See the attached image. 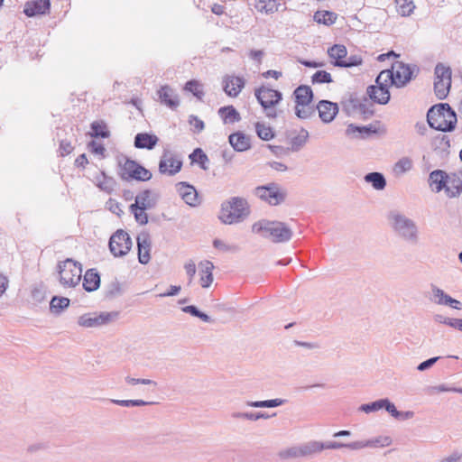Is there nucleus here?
I'll return each instance as SVG.
<instances>
[{"label":"nucleus","instance_id":"ea45409f","mask_svg":"<svg viewBox=\"0 0 462 462\" xmlns=\"http://www.w3.org/2000/svg\"><path fill=\"white\" fill-rule=\"evenodd\" d=\"M397 12L402 16H409L415 9L412 0H396Z\"/></svg>","mask_w":462,"mask_h":462},{"label":"nucleus","instance_id":"f257e3e1","mask_svg":"<svg viewBox=\"0 0 462 462\" xmlns=\"http://www.w3.org/2000/svg\"><path fill=\"white\" fill-rule=\"evenodd\" d=\"M386 218L390 228L397 237L411 245L418 244L420 232L413 219L396 209L389 211Z\"/></svg>","mask_w":462,"mask_h":462},{"label":"nucleus","instance_id":"e2e57ef3","mask_svg":"<svg viewBox=\"0 0 462 462\" xmlns=\"http://www.w3.org/2000/svg\"><path fill=\"white\" fill-rule=\"evenodd\" d=\"M131 212L134 215L136 222L140 225H146L148 223V216L145 213V210L134 209L131 210Z\"/></svg>","mask_w":462,"mask_h":462},{"label":"nucleus","instance_id":"0e129e2a","mask_svg":"<svg viewBox=\"0 0 462 462\" xmlns=\"http://www.w3.org/2000/svg\"><path fill=\"white\" fill-rule=\"evenodd\" d=\"M213 245L215 248L222 250V251H232V252L237 251V246L228 245L225 244L222 240L217 239V238L213 241Z\"/></svg>","mask_w":462,"mask_h":462},{"label":"nucleus","instance_id":"c85d7f7f","mask_svg":"<svg viewBox=\"0 0 462 462\" xmlns=\"http://www.w3.org/2000/svg\"><path fill=\"white\" fill-rule=\"evenodd\" d=\"M432 147L440 155H448L450 148V139L448 135L439 134L432 140Z\"/></svg>","mask_w":462,"mask_h":462},{"label":"nucleus","instance_id":"3c124183","mask_svg":"<svg viewBox=\"0 0 462 462\" xmlns=\"http://www.w3.org/2000/svg\"><path fill=\"white\" fill-rule=\"evenodd\" d=\"M311 81L313 84H322L330 83L333 79L330 73L326 70H318L312 75Z\"/></svg>","mask_w":462,"mask_h":462},{"label":"nucleus","instance_id":"473e14b6","mask_svg":"<svg viewBox=\"0 0 462 462\" xmlns=\"http://www.w3.org/2000/svg\"><path fill=\"white\" fill-rule=\"evenodd\" d=\"M328 54L334 60L332 63L337 67V62L343 61L346 58L347 50L343 44H334L332 47L328 48Z\"/></svg>","mask_w":462,"mask_h":462},{"label":"nucleus","instance_id":"4468645a","mask_svg":"<svg viewBox=\"0 0 462 462\" xmlns=\"http://www.w3.org/2000/svg\"><path fill=\"white\" fill-rule=\"evenodd\" d=\"M177 191L184 200V202L190 207H197L200 204L199 194L194 186L188 182H179L176 185Z\"/></svg>","mask_w":462,"mask_h":462},{"label":"nucleus","instance_id":"09e8293b","mask_svg":"<svg viewBox=\"0 0 462 462\" xmlns=\"http://www.w3.org/2000/svg\"><path fill=\"white\" fill-rule=\"evenodd\" d=\"M392 73H389L386 69L382 70L375 79V85L374 87H381L389 88L391 85Z\"/></svg>","mask_w":462,"mask_h":462},{"label":"nucleus","instance_id":"412c9836","mask_svg":"<svg viewBox=\"0 0 462 462\" xmlns=\"http://www.w3.org/2000/svg\"><path fill=\"white\" fill-rule=\"evenodd\" d=\"M157 94L161 103L164 104L171 109H176L179 106L180 101L178 96L170 86H162L157 91Z\"/></svg>","mask_w":462,"mask_h":462},{"label":"nucleus","instance_id":"aec40b11","mask_svg":"<svg viewBox=\"0 0 462 462\" xmlns=\"http://www.w3.org/2000/svg\"><path fill=\"white\" fill-rule=\"evenodd\" d=\"M392 444V439L388 436H379L366 440H357L351 442L352 450H358L365 448H383Z\"/></svg>","mask_w":462,"mask_h":462},{"label":"nucleus","instance_id":"052dcab7","mask_svg":"<svg viewBox=\"0 0 462 462\" xmlns=\"http://www.w3.org/2000/svg\"><path fill=\"white\" fill-rule=\"evenodd\" d=\"M125 382L130 384V385H135V384H138V383H142V384H146V385H154L156 386L157 385V383L151 380V379H138V378H134V377H131V376H126L125 377Z\"/></svg>","mask_w":462,"mask_h":462},{"label":"nucleus","instance_id":"bb28decb","mask_svg":"<svg viewBox=\"0 0 462 462\" xmlns=\"http://www.w3.org/2000/svg\"><path fill=\"white\" fill-rule=\"evenodd\" d=\"M100 286V276L95 269H89L83 277V288L91 292L97 290Z\"/></svg>","mask_w":462,"mask_h":462},{"label":"nucleus","instance_id":"de8ad7c7","mask_svg":"<svg viewBox=\"0 0 462 462\" xmlns=\"http://www.w3.org/2000/svg\"><path fill=\"white\" fill-rule=\"evenodd\" d=\"M256 8L262 13L273 14L277 11V4L275 0H259Z\"/></svg>","mask_w":462,"mask_h":462},{"label":"nucleus","instance_id":"c756f323","mask_svg":"<svg viewBox=\"0 0 462 462\" xmlns=\"http://www.w3.org/2000/svg\"><path fill=\"white\" fill-rule=\"evenodd\" d=\"M376 133H377L376 128L372 125H367V126H356L353 124H350L346 130V134L347 135H352L355 137H361V138H366L369 135H371L372 134H376Z\"/></svg>","mask_w":462,"mask_h":462},{"label":"nucleus","instance_id":"dca6fc26","mask_svg":"<svg viewBox=\"0 0 462 462\" xmlns=\"http://www.w3.org/2000/svg\"><path fill=\"white\" fill-rule=\"evenodd\" d=\"M138 260L142 264H146L151 259V238L148 233H142L137 236Z\"/></svg>","mask_w":462,"mask_h":462},{"label":"nucleus","instance_id":"1a4fd4ad","mask_svg":"<svg viewBox=\"0 0 462 462\" xmlns=\"http://www.w3.org/2000/svg\"><path fill=\"white\" fill-rule=\"evenodd\" d=\"M118 316L117 311L86 313L78 318V325L87 328H98L113 322Z\"/></svg>","mask_w":462,"mask_h":462},{"label":"nucleus","instance_id":"2eb2a0df","mask_svg":"<svg viewBox=\"0 0 462 462\" xmlns=\"http://www.w3.org/2000/svg\"><path fill=\"white\" fill-rule=\"evenodd\" d=\"M157 199L149 189L143 190L135 197V201L130 206V210H147L155 207Z\"/></svg>","mask_w":462,"mask_h":462},{"label":"nucleus","instance_id":"5701e85b","mask_svg":"<svg viewBox=\"0 0 462 462\" xmlns=\"http://www.w3.org/2000/svg\"><path fill=\"white\" fill-rule=\"evenodd\" d=\"M366 93L374 103L386 105L390 101L391 95L387 88L369 86Z\"/></svg>","mask_w":462,"mask_h":462},{"label":"nucleus","instance_id":"6ab92c4d","mask_svg":"<svg viewBox=\"0 0 462 462\" xmlns=\"http://www.w3.org/2000/svg\"><path fill=\"white\" fill-rule=\"evenodd\" d=\"M244 87L245 80L241 77L226 76L223 79V89L229 97H237Z\"/></svg>","mask_w":462,"mask_h":462},{"label":"nucleus","instance_id":"c9c22d12","mask_svg":"<svg viewBox=\"0 0 462 462\" xmlns=\"http://www.w3.org/2000/svg\"><path fill=\"white\" fill-rule=\"evenodd\" d=\"M69 305V299L66 297L53 296L50 302V310L52 313L60 314Z\"/></svg>","mask_w":462,"mask_h":462},{"label":"nucleus","instance_id":"774afa93","mask_svg":"<svg viewBox=\"0 0 462 462\" xmlns=\"http://www.w3.org/2000/svg\"><path fill=\"white\" fill-rule=\"evenodd\" d=\"M60 155L65 156L69 154L73 151V146L70 142L62 140L60 143Z\"/></svg>","mask_w":462,"mask_h":462},{"label":"nucleus","instance_id":"72a5a7b5","mask_svg":"<svg viewBox=\"0 0 462 462\" xmlns=\"http://www.w3.org/2000/svg\"><path fill=\"white\" fill-rule=\"evenodd\" d=\"M309 138V132L306 129H301L300 133L290 138L291 152H299L307 143Z\"/></svg>","mask_w":462,"mask_h":462},{"label":"nucleus","instance_id":"a211bd4d","mask_svg":"<svg viewBox=\"0 0 462 462\" xmlns=\"http://www.w3.org/2000/svg\"><path fill=\"white\" fill-rule=\"evenodd\" d=\"M51 7V0H32L28 1L23 9V13L28 17L45 14Z\"/></svg>","mask_w":462,"mask_h":462},{"label":"nucleus","instance_id":"a18cd8bd","mask_svg":"<svg viewBox=\"0 0 462 462\" xmlns=\"http://www.w3.org/2000/svg\"><path fill=\"white\" fill-rule=\"evenodd\" d=\"M384 399H379L375 402H372L369 403H365L359 406L358 411L365 412V413H371L375 412L381 409H383L384 406Z\"/></svg>","mask_w":462,"mask_h":462},{"label":"nucleus","instance_id":"6e6d98bb","mask_svg":"<svg viewBox=\"0 0 462 462\" xmlns=\"http://www.w3.org/2000/svg\"><path fill=\"white\" fill-rule=\"evenodd\" d=\"M361 105V102L357 98L351 97L347 102L344 104V108L348 114H357L358 106Z\"/></svg>","mask_w":462,"mask_h":462},{"label":"nucleus","instance_id":"393cba45","mask_svg":"<svg viewBox=\"0 0 462 462\" xmlns=\"http://www.w3.org/2000/svg\"><path fill=\"white\" fill-rule=\"evenodd\" d=\"M448 174L441 170H435L430 173L429 184L431 189L437 193L445 189Z\"/></svg>","mask_w":462,"mask_h":462},{"label":"nucleus","instance_id":"a878e982","mask_svg":"<svg viewBox=\"0 0 462 462\" xmlns=\"http://www.w3.org/2000/svg\"><path fill=\"white\" fill-rule=\"evenodd\" d=\"M158 141V137L154 134L140 133L134 137V146L139 149L152 150L157 144Z\"/></svg>","mask_w":462,"mask_h":462},{"label":"nucleus","instance_id":"cd10ccee","mask_svg":"<svg viewBox=\"0 0 462 462\" xmlns=\"http://www.w3.org/2000/svg\"><path fill=\"white\" fill-rule=\"evenodd\" d=\"M199 266L200 269V284L203 288H208L213 282L212 271L214 265L210 261L206 260L200 262Z\"/></svg>","mask_w":462,"mask_h":462},{"label":"nucleus","instance_id":"0eeeda50","mask_svg":"<svg viewBox=\"0 0 462 462\" xmlns=\"http://www.w3.org/2000/svg\"><path fill=\"white\" fill-rule=\"evenodd\" d=\"M254 195L271 206H277L285 201L287 191L275 182L258 186L254 189Z\"/></svg>","mask_w":462,"mask_h":462},{"label":"nucleus","instance_id":"4be33fe9","mask_svg":"<svg viewBox=\"0 0 462 462\" xmlns=\"http://www.w3.org/2000/svg\"><path fill=\"white\" fill-rule=\"evenodd\" d=\"M228 142L236 152H245L251 148L250 137L242 132L231 134Z\"/></svg>","mask_w":462,"mask_h":462},{"label":"nucleus","instance_id":"c03bdc74","mask_svg":"<svg viewBox=\"0 0 462 462\" xmlns=\"http://www.w3.org/2000/svg\"><path fill=\"white\" fill-rule=\"evenodd\" d=\"M182 311L185 313H189L193 317H197L200 319L204 322L211 323L213 322V319L211 317H209L208 314L200 311L196 306L194 305H189L184 308H182Z\"/></svg>","mask_w":462,"mask_h":462},{"label":"nucleus","instance_id":"f3484780","mask_svg":"<svg viewBox=\"0 0 462 462\" xmlns=\"http://www.w3.org/2000/svg\"><path fill=\"white\" fill-rule=\"evenodd\" d=\"M317 110L322 122L330 123L338 113L337 103L328 100H320L317 105Z\"/></svg>","mask_w":462,"mask_h":462},{"label":"nucleus","instance_id":"864d4df0","mask_svg":"<svg viewBox=\"0 0 462 462\" xmlns=\"http://www.w3.org/2000/svg\"><path fill=\"white\" fill-rule=\"evenodd\" d=\"M315 109L309 106H300L296 105L295 106V114L300 119L310 118L312 115H314Z\"/></svg>","mask_w":462,"mask_h":462},{"label":"nucleus","instance_id":"20e7f679","mask_svg":"<svg viewBox=\"0 0 462 462\" xmlns=\"http://www.w3.org/2000/svg\"><path fill=\"white\" fill-rule=\"evenodd\" d=\"M250 213L249 205L245 199L233 197L221 205L219 219L227 225L243 221Z\"/></svg>","mask_w":462,"mask_h":462},{"label":"nucleus","instance_id":"f03ea898","mask_svg":"<svg viewBox=\"0 0 462 462\" xmlns=\"http://www.w3.org/2000/svg\"><path fill=\"white\" fill-rule=\"evenodd\" d=\"M429 125L438 131H453L457 124V115L447 103H440L431 106L427 113Z\"/></svg>","mask_w":462,"mask_h":462},{"label":"nucleus","instance_id":"a19ab883","mask_svg":"<svg viewBox=\"0 0 462 462\" xmlns=\"http://www.w3.org/2000/svg\"><path fill=\"white\" fill-rule=\"evenodd\" d=\"M91 136L97 138H107L109 136V131L106 129V125L102 121H94L91 124Z\"/></svg>","mask_w":462,"mask_h":462},{"label":"nucleus","instance_id":"423d86ee","mask_svg":"<svg viewBox=\"0 0 462 462\" xmlns=\"http://www.w3.org/2000/svg\"><path fill=\"white\" fill-rule=\"evenodd\" d=\"M254 96L265 116L270 119H275L278 116L275 106L282 99V94L278 90L262 86L254 90Z\"/></svg>","mask_w":462,"mask_h":462},{"label":"nucleus","instance_id":"69168bd1","mask_svg":"<svg viewBox=\"0 0 462 462\" xmlns=\"http://www.w3.org/2000/svg\"><path fill=\"white\" fill-rule=\"evenodd\" d=\"M439 358H440V356H434V357L429 358V359L421 362L417 366V369L420 372L426 371V370L430 369Z\"/></svg>","mask_w":462,"mask_h":462},{"label":"nucleus","instance_id":"49530a36","mask_svg":"<svg viewBox=\"0 0 462 462\" xmlns=\"http://www.w3.org/2000/svg\"><path fill=\"white\" fill-rule=\"evenodd\" d=\"M432 293H433L432 300L437 304L448 305V302H451L449 300L451 297L449 295L446 294L443 290H441L436 286H432Z\"/></svg>","mask_w":462,"mask_h":462},{"label":"nucleus","instance_id":"4c0bfd02","mask_svg":"<svg viewBox=\"0 0 462 462\" xmlns=\"http://www.w3.org/2000/svg\"><path fill=\"white\" fill-rule=\"evenodd\" d=\"M323 450V442L310 441L300 446L301 457L312 456Z\"/></svg>","mask_w":462,"mask_h":462},{"label":"nucleus","instance_id":"4d7b16f0","mask_svg":"<svg viewBox=\"0 0 462 462\" xmlns=\"http://www.w3.org/2000/svg\"><path fill=\"white\" fill-rule=\"evenodd\" d=\"M280 457L282 458H291V457H301L300 446V447H292L288 449L281 451Z\"/></svg>","mask_w":462,"mask_h":462},{"label":"nucleus","instance_id":"2f4dec72","mask_svg":"<svg viewBox=\"0 0 462 462\" xmlns=\"http://www.w3.org/2000/svg\"><path fill=\"white\" fill-rule=\"evenodd\" d=\"M218 115L221 116L224 124H234L241 120L240 114L233 106L220 107Z\"/></svg>","mask_w":462,"mask_h":462},{"label":"nucleus","instance_id":"338daca9","mask_svg":"<svg viewBox=\"0 0 462 462\" xmlns=\"http://www.w3.org/2000/svg\"><path fill=\"white\" fill-rule=\"evenodd\" d=\"M383 409L397 420L400 411H398L395 405L387 398H385Z\"/></svg>","mask_w":462,"mask_h":462},{"label":"nucleus","instance_id":"ddd939ff","mask_svg":"<svg viewBox=\"0 0 462 462\" xmlns=\"http://www.w3.org/2000/svg\"><path fill=\"white\" fill-rule=\"evenodd\" d=\"M123 171L128 177L137 180L145 181L152 178V173L148 170L133 160L126 159L123 165Z\"/></svg>","mask_w":462,"mask_h":462},{"label":"nucleus","instance_id":"b1692460","mask_svg":"<svg viewBox=\"0 0 462 462\" xmlns=\"http://www.w3.org/2000/svg\"><path fill=\"white\" fill-rule=\"evenodd\" d=\"M295 103L300 106H309L313 100V91L310 86L300 85L293 91Z\"/></svg>","mask_w":462,"mask_h":462},{"label":"nucleus","instance_id":"5fc2aeb1","mask_svg":"<svg viewBox=\"0 0 462 462\" xmlns=\"http://www.w3.org/2000/svg\"><path fill=\"white\" fill-rule=\"evenodd\" d=\"M199 154V163L201 169L208 170V166L206 163L208 162V158L207 154L200 149L197 148L194 150V152L189 155V158L191 160H194V156Z\"/></svg>","mask_w":462,"mask_h":462},{"label":"nucleus","instance_id":"39448f33","mask_svg":"<svg viewBox=\"0 0 462 462\" xmlns=\"http://www.w3.org/2000/svg\"><path fill=\"white\" fill-rule=\"evenodd\" d=\"M57 273L60 285L64 288H75L82 277L81 263L67 258L57 264Z\"/></svg>","mask_w":462,"mask_h":462},{"label":"nucleus","instance_id":"9b49d317","mask_svg":"<svg viewBox=\"0 0 462 462\" xmlns=\"http://www.w3.org/2000/svg\"><path fill=\"white\" fill-rule=\"evenodd\" d=\"M181 167V158L173 151L164 149L159 162L160 173L174 176L180 171Z\"/></svg>","mask_w":462,"mask_h":462},{"label":"nucleus","instance_id":"603ef678","mask_svg":"<svg viewBox=\"0 0 462 462\" xmlns=\"http://www.w3.org/2000/svg\"><path fill=\"white\" fill-rule=\"evenodd\" d=\"M363 60L358 55H351L348 58H346L343 61H339L337 63V67L340 68H352L356 66L361 65Z\"/></svg>","mask_w":462,"mask_h":462},{"label":"nucleus","instance_id":"7ed1b4c3","mask_svg":"<svg viewBox=\"0 0 462 462\" xmlns=\"http://www.w3.org/2000/svg\"><path fill=\"white\" fill-rule=\"evenodd\" d=\"M252 230L265 238H271L273 243H286L293 235L287 224L281 221L261 220L253 225Z\"/></svg>","mask_w":462,"mask_h":462},{"label":"nucleus","instance_id":"bf43d9fd","mask_svg":"<svg viewBox=\"0 0 462 462\" xmlns=\"http://www.w3.org/2000/svg\"><path fill=\"white\" fill-rule=\"evenodd\" d=\"M350 443H342V442H337V441H328L323 443V449H339L343 448H346L348 449L352 450V447L350 446Z\"/></svg>","mask_w":462,"mask_h":462},{"label":"nucleus","instance_id":"e433bc0d","mask_svg":"<svg viewBox=\"0 0 462 462\" xmlns=\"http://www.w3.org/2000/svg\"><path fill=\"white\" fill-rule=\"evenodd\" d=\"M313 18L318 23L331 25L336 22L337 14L330 11H317Z\"/></svg>","mask_w":462,"mask_h":462},{"label":"nucleus","instance_id":"9d476101","mask_svg":"<svg viewBox=\"0 0 462 462\" xmlns=\"http://www.w3.org/2000/svg\"><path fill=\"white\" fill-rule=\"evenodd\" d=\"M132 239L127 232L123 229L116 231L109 239V250L115 257H123L132 248Z\"/></svg>","mask_w":462,"mask_h":462},{"label":"nucleus","instance_id":"58836bf2","mask_svg":"<svg viewBox=\"0 0 462 462\" xmlns=\"http://www.w3.org/2000/svg\"><path fill=\"white\" fill-rule=\"evenodd\" d=\"M286 402L284 399H272L266 401L247 402V406L254 408H274L281 406Z\"/></svg>","mask_w":462,"mask_h":462},{"label":"nucleus","instance_id":"8fccbe9b","mask_svg":"<svg viewBox=\"0 0 462 462\" xmlns=\"http://www.w3.org/2000/svg\"><path fill=\"white\" fill-rule=\"evenodd\" d=\"M412 168V161L408 157H402L394 164V171L397 174H402Z\"/></svg>","mask_w":462,"mask_h":462},{"label":"nucleus","instance_id":"6e6552de","mask_svg":"<svg viewBox=\"0 0 462 462\" xmlns=\"http://www.w3.org/2000/svg\"><path fill=\"white\" fill-rule=\"evenodd\" d=\"M451 87V69L442 63L435 67L434 92L439 99H444Z\"/></svg>","mask_w":462,"mask_h":462},{"label":"nucleus","instance_id":"79ce46f5","mask_svg":"<svg viewBox=\"0 0 462 462\" xmlns=\"http://www.w3.org/2000/svg\"><path fill=\"white\" fill-rule=\"evenodd\" d=\"M185 90L191 92L198 99L202 100L205 95L203 86L199 81L192 79L185 84Z\"/></svg>","mask_w":462,"mask_h":462},{"label":"nucleus","instance_id":"f704fd0d","mask_svg":"<svg viewBox=\"0 0 462 462\" xmlns=\"http://www.w3.org/2000/svg\"><path fill=\"white\" fill-rule=\"evenodd\" d=\"M365 180L371 183L373 188L377 190H382L386 186V180L380 172H369L365 176Z\"/></svg>","mask_w":462,"mask_h":462},{"label":"nucleus","instance_id":"f8f14e48","mask_svg":"<svg viewBox=\"0 0 462 462\" xmlns=\"http://www.w3.org/2000/svg\"><path fill=\"white\" fill-rule=\"evenodd\" d=\"M389 73L393 74L391 78V85L397 88L404 87L412 78V69L407 64L401 61H395L392 65L391 69H386Z\"/></svg>","mask_w":462,"mask_h":462},{"label":"nucleus","instance_id":"7c9ffc66","mask_svg":"<svg viewBox=\"0 0 462 462\" xmlns=\"http://www.w3.org/2000/svg\"><path fill=\"white\" fill-rule=\"evenodd\" d=\"M445 192L449 198H456L462 192V180L456 175L448 176Z\"/></svg>","mask_w":462,"mask_h":462},{"label":"nucleus","instance_id":"37998d69","mask_svg":"<svg viewBox=\"0 0 462 462\" xmlns=\"http://www.w3.org/2000/svg\"><path fill=\"white\" fill-rule=\"evenodd\" d=\"M255 131L258 137L264 141H269L274 137V133L270 126L265 125L263 123L257 122L255 124Z\"/></svg>","mask_w":462,"mask_h":462},{"label":"nucleus","instance_id":"13d9d810","mask_svg":"<svg viewBox=\"0 0 462 462\" xmlns=\"http://www.w3.org/2000/svg\"><path fill=\"white\" fill-rule=\"evenodd\" d=\"M189 123L194 127L195 133H200L205 128L204 122L201 119H199L197 116H189Z\"/></svg>","mask_w":462,"mask_h":462},{"label":"nucleus","instance_id":"680f3d73","mask_svg":"<svg viewBox=\"0 0 462 462\" xmlns=\"http://www.w3.org/2000/svg\"><path fill=\"white\" fill-rule=\"evenodd\" d=\"M88 148L90 149V151L93 153L101 155L102 157H105L106 148L104 147V145L102 143H99L96 141H91L88 143Z\"/></svg>","mask_w":462,"mask_h":462}]
</instances>
